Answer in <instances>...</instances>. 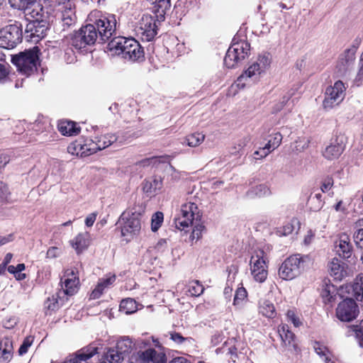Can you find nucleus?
Masks as SVG:
<instances>
[{
  "label": "nucleus",
  "instance_id": "ea45409f",
  "mask_svg": "<svg viewBox=\"0 0 363 363\" xmlns=\"http://www.w3.org/2000/svg\"><path fill=\"white\" fill-rule=\"evenodd\" d=\"M355 227L359 228L354 233V241L358 247L363 248V218L355 223Z\"/></svg>",
  "mask_w": 363,
  "mask_h": 363
},
{
  "label": "nucleus",
  "instance_id": "7ed1b4c3",
  "mask_svg": "<svg viewBox=\"0 0 363 363\" xmlns=\"http://www.w3.org/2000/svg\"><path fill=\"white\" fill-rule=\"evenodd\" d=\"M250 45L245 40H238L236 37L228 48L224 57V65L228 68H233L241 60H244L250 52Z\"/></svg>",
  "mask_w": 363,
  "mask_h": 363
},
{
  "label": "nucleus",
  "instance_id": "bf43d9fd",
  "mask_svg": "<svg viewBox=\"0 0 363 363\" xmlns=\"http://www.w3.org/2000/svg\"><path fill=\"white\" fill-rule=\"evenodd\" d=\"M286 316L289 321H291L295 327H298L301 325L299 318L296 315L294 311H288Z\"/></svg>",
  "mask_w": 363,
  "mask_h": 363
},
{
  "label": "nucleus",
  "instance_id": "72a5a7b5",
  "mask_svg": "<svg viewBox=\"0 0 363 363\" xmlns=\"http://www.w3.org/2000/svg\"><path fill=\"white\" fill-rule=\"evenodd\" d=\"M205 139V135L201 133H195L191 135H187L184 142L189 147H197L200 144H201Z\"/></svg>",
  "mask_w": 363,
  "mask_h": 363
},
{
  "label": "nucleus",
  "instance_id": "de8ad7c7",
  "mask_svg": "<svg viewBox=\"0 0 363 363\" xmlns=\"http://www.w3.org/2000/svg\"><path fill=\"white\" fill-rule=\"evenodd\" d=\"M247 291L244 287L238 288L235 294L233 304L234 306H240L242 301L247 298Z\"/></svg>",
  "mask_w": 363,
  "mask_h": 363
},
{
  "label": "nucleus",
  "instance_id": "3c124183",
  "mask_svg": "<svg viewBox=\"0 0 363 363\" xmlns=\"http://www.w3.org/2000/svg\"><path fill=\"white\" fill-rule=\"evenodd\" d=\"M205 230V226L203 224H198L194 226L191 235L192 240H199L201 238L202 233Z\"/></svg>",
  "mask_w": 363,
  "mask_h": 363
},
{
  "label": "nucleus",
  "instance_id": "ddd939ff",
  "mask_svg": "<svg viewBox=\"0 0 363 363\" xmlns=\"http://www.w3.org/2000/svg\"><path fill=\"white\" fill-rule=\"evenodd\" d=\"M357 50V48L356 46L352 45L340 55L336 65V69L340 76L346 75L352 68L356 58Z\"/></svg>",
  "mask_w": 363,
  "mask_h": 363
},
{
  "label": "nucleus",
  "instance_id": "a18cd8bd",
  "mask_svg": "<svg viewBox=\"0 0 363 363\" xmlns=\"http://www.w3.org/2000/svg\"><path fill=\"white\" fill-rule=\"evenodd\" d=\"M204 288L199 281H193L190 283L189 293L192 296H199L203 294Z\"/></svg>",
  "mask_w": 363,
  "mask_h": 363
},
{
  "label": "nucleus",
  "instance_id": "37998d69",
  "mask_svg": "<svg viewBox=\"0 0 363 363\" xmlns=\"http://www.w3.org/2000/svg\"><path fill=\"white\" fill-rule=\"evenodd\" d=\"M11 7L18 10L28 9L30 5L35 3L36 0H9Z\"/></svg>",
  "mask_w": 363,
  "mask_h": 363
},
{
  "label": "nucleus",
  "instance_id": "c03bdc74",
  "mask_svg": "<svg viewBox=\"0 0 363 363\" xmlns=\"http://www.w3.org/2000/svg\"><path fill=\"white\" fill-rule=\"evenodd\" d=\"M174 220L176 228L181 230L185 229L186 228H189L193 223L191 221H190V220L184 218L179 213L177 215Z\"/></svg>",
  "mask_w": 363,
  "mask_h": 363
},
{
  "label": "nucleus",
  "instance_id": "13d9d810",
  "mask_svg": "<svg viewBox=\"0 0 363 363\" xmlns=\"http://www.w3.org/2000/svg\"><path fill=\"white\" fill-rule=\"evenodd\" d=\"M104 289H105V288L102 286V284H100L99 281L96 286L92 291V292L90 295L91 298H92V299L99 298L101 296V295L102 294Z\"/></svg>",
  "mask_w": 363,
  "mask_h": 363
},
{
  "label": "nucleus",
  "instance_id": "39448f33",
  "mask_svg": "<svg viewBox=\"0 0 363 363\" xmlns=\"http://www.w3.org/2000/svg\"><path fill=\"white\" fill-rule=\"evenodd\" d=\"M37 52V48L21 52L18 55H13L11 62L17 67L19 72L28 76L37 69V61L38 60Z\"/></svg>",
  "mask_w": 363,
  "mask_h": 363
},
{
  "label": "nucleus",
  "instance_id": "774afa93",
  "mask_svg": "<svg viewBox=\"0 0 363 363\" xmlns=\"http://www.w3.org/2000/svg\"><path fill=\"white\" fill-rule=\"evenodd\" d=\"M314 350H315V352L320 357L325 356L326 353H329V352L326 347L320 345L318 343H315V345L314 346Z\"/></svg>",
  "mask_w": 363,
  "mask_h": 363
},
{
  "label": "nucleus",
  "instance_id": "052dcab7",
  "mask_svg": "<svg viewBox=\"0 0 363 363\" xmlns=\"http://www.w3.org/2000/svg\"><path fill=\"white\" fill-rule=\"evenodd\" d=\"M333 185V178H331V177L325 178L323 180V184L320 187L321 191L323 193L328 191L332 188Z\"/></svg>",
  "mask_w": 363,
  "mask_h": 363
},
{
  "label": "nucleus",
  "instance_id": "e2e57ef3",
  "mask_svg": "<svg viewBox=\"0 0 363 363\" xmlns=\"http://www.w3.org/2000/svg\"><path fill=\"white\" fill-rule=\"evenodd\" d=\"M169 335L170 336V339L177 344H182L186 340V338L184 337L180 333L176 332H169Z\"/></svg>",
  "mask_w": 363,
  "mask_h": 363
},
{
  "label": "nucleus",
  "instance_id": "bb28decb",
  "mask_svg": "<svg viewBox=\"0 0 363 363\" xmlns=\"http://www.w3.org/2000/svg\"><path fill=\"white\" fill-rule=\"evenodd\" d=\"M28 9H31L29 11V14L33 18V21H48V11L40 4H35L34 3L33 5H30Z\"/></svg>",
  "mask_w": 363,
  "mask_h": 363
},
{
  "label": "nucleus",
  "instance_id": "473e14b6",
  "mask_svg": "<svg viewBox=\"0 0 363 363\" xmlns=\"http://www.w3.org/2000/svg\"><path fill=\"white\" fill-rule=\"evenodd\" d=\"M138 304L136 301L130 298L121 301L120 304V311L126 314H131L137 311Z\"/></svg>",
  "mask_w": 363,
  "mask_h": 363
},
{
  "label": "nucleus",
  "instance_id": "680f3d73",
  "mask_svg": "<svg viewBox=\"0 0 363 363\" xmlns=\"http://www.w3.org/2000/svg\"><path fill=\"white\" fill-rule=\"evenodd\" d=\"M298 223L296 220H292L291 222L286 223L283 227V235H287L291 234L294 230V224Z\"/></svg>",
  "mask_w": 363,
  "mask_h": 363
},
{
  "label": "nucleus",
  "instance_id": "4c0bfd02",
  "mask_svg": "<svg viewBox=\"0 0 363 363\" xmlns=\"http://www.w3.org/2000/svg\"><path fill=\"white\" fill-rule=\"evenodd\" d=\"M250 196L262 197L270 194V190L266 184H259L252 187L248 192Z\"/></svg>",
  "mask_w": 363,
  "mask_h": 363
},
{
  "label": "nucleus",
  "instance_id": "1a4fd4ad",
  "mask_svg": "<svg viewBox=\"0 0 363 363\" xmlns=\"http://www.w3.org/2000/svg\"><path fill=\"white\" fill-rule=\"evenodd\" d=\"M345 90L344 83L342 81H337L333 86L327 88L323 101V107L325 109H330L338 106L345 96Z\"/></svg>",
  "mask_w": 363,
  "mask_h": 363
},
{
  "label": "nucleus",
  "instance_id": "79ce46f5",
  "mask_svg": "<svg viewBox=\"0 0 363 363\" xmlns=\"http://www.w3.org/2000/svg\"><path fill=\"white\" fill-rule=\"evenodd\" d=\"M257 67L264 72L269 67L271 64V58L269 54L264 53L258 56L257 60L254 62Z\"/></svg>",
  "mask_w": 363,
  "mask_h": 363
},
{
  "label": "nucleus",
  "instance_id": "dca6fc26",
  "mask_svg": "<svg viewBox=\"0 0 363 363\" xmlns=\"http://www.w3.org/2000/svg\"><path fill=\"white\" fill-rule=\"evenodd\" d=\"M48 21H32L27 24L26 32L30 33L29 37L34 41L43 39L47 35Z\"/></svg>",
  "mask_w": 363,
  "mask_h": 363
},
{
  "label": "nucleus",
  "instance_id": "b1692460",
  "mask_svg": "<svg viewBox=\"0 0 363 363\" xmlns=\"http://www.w3.org/2000/svg\"><path fill=\"white\" fill-rule=\"evenodd\" d=\"M279 333L286 347H289L290 350H292V348L295 351L297 350V345L294 342L295 335L289 330L288 325H282L281 328L279 329Z\"/></svg>",
  "mask_w": 363,
  "mask_h": 363
},
{
  "label": "nucleus",
  "instance_id": "412c9836",
  "mask_svg": "<svg viewBox=\"0 0 363 363\" xmlns=\"http://www.w3.org/2000/svg\"><path fill=\"white\" fill-rule=\"evenodd\" d=\"M61 20L64 26L69 28L76 23L77 17L73 4L68 1L61 11Z\"/></svg>",
  "mask_w": 363,
  "mask_h": 363
},
{
  "label": "nucleus",
  "instance_id": "f8f14e48",
  "mask_svg": "<svg viewBox=\"0 0 363 363\" xmlns=\"http://www.w3.org/2000/svg\"><path fill=\"white\" fill-rule=\"evenodd\" d=\"M103 41L108 40L115 33L116 28V20L115 16H101L94 21V24Z\"/></svg>",
  "mask_w": 363,
  "mask_h": 363
},
{
  "label": "nucleus",
  "instance_id": "f704fd0d",
  "mask_svg": "<svg viewBox=\"0 0 363 363\" xmlns=\"http://www.w3.org/2000/svg\"><path fill=\"white\" fill-rule=\"evenodd\" d=\"M124 357L116 348L108 349L105 354V358L109 363H119Z\"/></svg>",
  "mask_w": 363,
  "mask_h": 363
},
{
  "label": "nucleus",
  "instance_id": "4d7b16f0",
  "mask_svg": "<svg viewBox=\"0 0 363 363\" xmlns=\"http://www.w3.org/2000/svg\"><path fill=\"white\" fill-rule=\"evenodd\" d=\"M116 281L115 274H108L106 278L99 279V283L102 284V286L106 289V287L112 285Z\"/></svg>",
  "mask_w": 363,
  "mask_h": 363
},
{
  "label": "nucleus",
  "instance_id": "603ef678",
  "mask_svg": "<svg viewBox=\"0 0 363 363\" xmlns=\"http://www.w3.org/2000/svg\"><path fill=\"white\" fill-rule=\"evenodd\" d=\"M10 196V191L6 184L0 182V201H7Z\"/></svg>",
  "mask_w": 363,
  "mask_h": 363
},
{
  "label": "nucleus",
  "instance_id": "2eb2a0df",
  "mask_svg": "<svg viewBox=\"0 0 363 363\" xmlns=\"http://www.w3.org/2000/svg\"><path fill=\"white\" fill-rule=\"evenodd\" d=\"M344 139V136L340 135L333 140L323 151L324 158L330 161L338 159L345 147Z\"/></svg>",
  "mask_w": 363,
  "mask_h": 363
},
{
  "label": "nucleus",
  "instance_id": "c756f323",
  "mask_svg": "<svg viewBox=\"0 0 363 363\" xmlns=\"http://www.w3.org/2000/svg\"><path fill=\"white\" fill-rule=\"evenodd\" d=\"M117 139L116 135L111 134L101 135L97 138L96 141H94L92 146L96 148V152H97L110 146L112 143L116 142Z\"/></svg>",
  "mask_w": 363,
  "mask_h": 363
},
{
  "label": "nucleus",
  "instance_id": "cd10ccee",
  "mask_svg": "<svg viewBox=\"0 0 363 363\" xmlns=\"http://www.w3.org/2000/svg\"><path fill=\"white\" fill-rule=\"evenodd\" d=\"M12 342L9 338L4 339L0 342V362L4 363L9 361L13 356Z\"/></svg>",
  "mask_w": 363,
  "mask_h": 363
},
{
  "label": "nucleus",
  "instance_id": "c9c22d12",
  "mask_svg": "<svg viewBox=\"0 0 363 363\" xmlns=\"http://www.w3.org/2000/svg\"><path fill=\"white\" fill-rule=\"evenodd\" d=\"M92 145H94V141L91 140H87L83 144L79 143V156L86 157L96 152V148Z\"/></svg>",
  "mask_w": 363,
  "mask_h": 363
},
{
  "label": "nucleus",
  "instance_id": "2f4dec72",
  "mask_svg": "<svg viewBox=\"0 0 363 363\" xmlns=\"http://www.w3.org/2000/svg\"><path fill=\"white\" fill-rule=\"evenodd\" d=\"M196 211L197 206L196 204L192 202H189L182 206L179 213L193 223Z\"/></svg>",
  "mask_w": 363,
  "mask_h": 363
},
{
  "label": "nucleus",
  "instance_id": "f257e3e1",
  "mask_svg": "<svg viewBox=\"0 0 363 363\" xmlns=\"http://www.w3.org/2000/svg\"><path fill=\"white\" fill-rule=\"evenodd\" d=\"M107 49L112 55L121 56L130 61L135 62L144 58V51L142 47L133 38L116 37L108 43Z\"/></svg>",
  "mask_w": 363,
  "mask_h": 363
},
{
  "label": "nucleus",
  "instance_id": "9b49d317",
  "mask_svg": "<svg viewBox=\"0 0 363 363\" xmlns=\"http://www.w3.org/2000/svg\"><path fill=\"white\" fill-rule=\"evenodd\" d=\"M157 33L156 21L150 15H143L137 27V34L143 41L152 40Z\"/></svg>",
  "mask_w": 363,
  "mask_h": 363
},
{
  "label": "nucleus",
  "instance_id": "a878e982",
  "mask_svg": "<svg viewBox=\"0 0 363 363\" xmlns=\"http://www.w3.org/2000/svg\"><path fill=\"white\" fill-rule=\"evenodd\" d=\"M89 234L87 232L81 233L70 241L71 245L77 253H80L87 248L89 245Z\"/></svg>",
  "mask_w": 363,
  "mask_h": 363
},
{
  "label": "nucleus",
  "instance_id": "393cba45",
  "mask_svg": "<svg viewBox=\"0 0 363 363\" xmlns=\"http://www.w3.org/2000/svg\"><path fill=\"white\" fill-rule=\"evenodd\" d=\"M57 128L59 131L67 136L77 135L80 132V128L76 123L69 121H61L58 123Z\"/></svg>",
  "mask_w": 363,
  "mask_h": 363
},
{
  "label": "nucleus",
  "instance_id": "20e7f679",
  "mask_svg": "<svg viewBox=\"0 0 363 363\" xmlns=\"http://www.w3.org/2000/svg\"><path fill=\"white\" fill-rule=\"evenodd\" d=\"M250 274L255 281L263 283L268 276L267 257L263 250L253 252L250 260Z\"/></svg>",
  "mask_w": 363,
  "mask_h": 363
},
{
  "label": "nucleus",
  "instance_id": "423d86ee",
  "mask_svg": "<svg viewBox=\"0 0 363 363\" xmlns=\"http://www.w3.org/2000/svg\"><path fill=\"white\" fill-rule=\"evenodd\" d=\"M23 38L21 25L16 23L9 25L0 30V48L13 49Z\"/></svg>",
  "mask_w": 363,
  "mask_h": 363
},
{
  "label": "nucleus",
  "instance_id": "58836bf2",
  "mask_svg": "<svg viewBox=\"0 0 363 363\" xmlns=\"http://www.w3.org/2000/svg\"><path fill=\"white\" fill-rule=\"evenodd\" d=\"M132 344V340L130 338L123 337L118 341L116 348L125 357L130 352Z\"/></svg>",
  "mask_w": 363,
  "mask_h": 363
},
{
  "label": "nucleus",
  "instance_id": "f3484780",
  "mask_svg": "<svg viewBox=\"0 0 363 363\" xmlns=\"http://www.w3.org/2000/svg\"><path fill=\"white\" fill-rule=\"evenodd\" d=\"M64 281L62 288V293L72 296L77 293L79 283V278L75 275L74 271L72 269H67L65 272Z\"/></svg>",
  "mask_w": 363,
  "mask_h": 363
},
{
  "label": "nucleus",
  "instance_id": "9d476101",
  "mask_svg": "<svg viewBox=\"0 0 363 363\" xmlns=\"http://www.w3.org/2000/svg\"><path fill=\"white\" fill-rule=\"evenodd\" d=\"M359 313V307L352 298H346L341 301L336 308V316L342 322H351Z\"/></svg>",
  "mask_w": 363,
  "mask_h": 363
},
{
  "label": "nucleus",
  "instance_id": "a211bd4d",
  "mask_svg": "<svg viewBox=\"0 0 363 363\" xmlns=\"http://www.w3.org/2000/svg\"><path fill=\"white\" fill-rule=\"evenodd\" d=\"M98 348L90 345L78 350L75 355L64 363H87V360L97 353Z\"/></svg>",
  "mask_w": 363,
  "mask_h": 363
},
{
  "label": "nucleus",
  "instance_id": "0eeeda50",
  "mask_svg": "<svg viewBox=\"0 0 363 363\" xmlns=\"http://www.w3.org/2000/svg\"><path fill=\"white\" fill-rule=\"evenodd\" d=\"M98 36L96 26L89 23L82 26L73 35L71 44L76 49L80 50L86 45H94Z\"/></svg>",
  "mask_w": 363,
  "mask_h": 363
},
{
  "label": "nucleus",
  "instance_id": "338daca9",
  "mask_svg": "<svg viewBox=\"0 0 363 363\" xmlns=\"http://www.w3.org/2000/svg\"><path fill=\"white\" fill-rule=\"evenodd\" d=\"M79 143H75L70 144L67 147V151L69 153L72 155H76L79 156Z\"/></svg>",
  "mask_w": 363,
  "mask_h": 363
},
{
  "label": "nucleus",
  "instance_id": "09e8293b",
  "mask_svg": "<svg viewBox=\"0 0 363 363\" xmlns=\"http://www.w3.org/2000/svg\"><path fill=\"white\" fill-rule=\"evenodd\" d=\"M44 306L48 311L52 312L57 310L60 307V303L57 298L55 297L54 296H52L50 298H48L45 301Z\"/></svg>",
  "mask_w": 363,
  "mask_h": 363
},
{
  "label": "nucleus",
  "instance_id": "6e6d98bb",
  "mask_svg": "<svg viewBox=\"0 0 363 363\" xmlns=\"http://www.w3.org/2000/svg\"><path fill=\"white\" fill-rule=\"evenodd\" d=\"M353 296L357 301H362L363 298V287L358 284L352 286Z\"/></svg>",
  "mask_w": 363,
  "mask_h": 363
},
{
  "label": "nucleus",
  "instance_id": "e433bc0d",
  "mask_svg": "<svg viewBox=\"0 0 363 363\" xmlns=\"http://www.w3.org/2000/svg\"><path fill=\"white\" fill-rule=\"evenodd\" d=\"M259 313L265 317L274 318L276 314L274 306L269 301H264L259 306Z\"/></svg>",
  "mask_w": 363,
  "mask_h": 363
},
{
  "label": "nucleus",
  "instance_id": "a19ab883",
  "mask_svg": "<svg viewBox=\"0 0 363 363\" xmlns=\"http://www.w3.org/2000/svg\"><path fill=\"white\" fill-rule=\"evenodd\" d=\"M347 329L346 335L350 337L354 335L359 342V345L360 347H363V330H360L357 325H348L347 326Z\"/></svg>",
  "mask_w": 363,
  "mask_h": 363
},
{
  "label": "nucleus",
  "instance_id": "f03ea898",
  "mask_svg": "<svg viewBox=\"0 0 363 363\" xmlns=\"http://www.w3.org/2000/svg\"><path fill=\"white\" fill-rule=\"evenodd\" d=\"M143 211L128 210L124 211L120 218L121 235L127 241L138 235L141 230V219Z\"/></svg>",
  "mask_w": 363,
  "mask_h": 363
},
{
  "label": "nucleus",
  "instance_id": "6e6552de",
  "mask_svg": "<svg viewBox=\"0 0 363 363\" xmlns=\"http://www.w3.org/2000/svg\"><path fill=\"white\" fill-rule=\"evenodd\" d=\"M303 262V257L295 255L286 258L281 264L278 274L284 280H291L301 273V264Z\"/></svg>",
  "mask_w": 363,
  "mask_h": 363
},
{
  "label": "nucleus",
  "instance_id": "8fccbe9b",
  "mask_svg": "<svg viewBox=\"0 0 363 363\" xmlns=\"http://www.w3.org/2000/svg\"><path fill=\"white\" fill-rule=\"evenodd\" d=\"M310 140L308 138L303 137L299 138L295 142V149L297 151L301 152L308 147Z\"/></svg>",
  "mask_w": 363,
  "mask_h": 363
},
{
  "label": "nucleus",
  "instance_id": "c85d7f7f",
  "mask_svg": "<svg viewBox=\"0 0 363 363\" xmlns=\"http://www.w3.org/2000/svg\"><path fill=\"white\" fill-rule=\"evenodd\" d=\"M328 270L331 276L336 279H342L345 276L344 267L338 258H333L328 264Z\"/></svg>",
  "mask_w": 363,
  "mask_h": 363
},
{
  "label": "nucleus",
  "instance_id": "69168bd1",
  "mask_svg": "<svg viewBox=\"0 0 363 363\" xmlns=\"http://www.w3.org/2000/svg\"><path fill=\"white\" fill-rule=\"evenodd\" d=\"M25 269L24 264H18L17 266L10 265L8 267V272L11 274H16L17 272H21Z\"/></svg>",
  "mask_w": 363,
  "mask_h": 363
},
{
  "label": "nucleus",
  "instance_id": "5fc2aeb1",
  "mask_svg": "<svg viewBox=\"0 0 363 363\" xmlns=\"http://www.w3.org/2000/svg\"><path fill=\"white\" fill-rule=\"evenodd\" d=\"M33 342V337H27L23 344L21 345L18 353L20 355H23L26 354L28 352V347L32 345Z\"/></svg>",
  "mask_w": 363,
  "mask_h": 363
},
{
  "label": "nucleus",
  "instance_id": "0e129e2a",
  "mask_svg": "<svg viewBox=\"0 0 363 363\" xmlns=\"http://www.w3.org/2000/svg\"><path fill=\"white\" fill-rule=\"evenodd\" d=\"M354 84L359 86L363 82V64L359 62V68L358 72L354 79Z\"/></svg>",
  "mask_w": 363,
  "mask_h": 363
},
{
  "label": "nucleus",
  "instance_id": "5701e85b",
  "mask_svg": "<svg viewBox=\"0 0 363 363\" xmlns=\"http://www.w3.org/2000/svg\"><path fill=\"white\" fill-rule=\"evenodd\" d=\"M152 11L155 14L157 21L160 22L164 20V16L171 7L170 0H162L152 3Z\"/></svg>",
  "mask_w": 363,
  "mask_h": 363
},
{
  "label": "nucleus",
  "instance_id": "4be33fe9",
  "mask_svg": "<svg viewBox=\"0 0 363 363\" xmlns=\"http://www.w3.org/2000/svg\"><path fill=\"white\" fill-rule=\"evenodd\" d=\"M162 188V179L160 177H152L146 179L143 184V191L149 196H153Z\"/></svg>",
  "mask_w": 363,
  "mask_h": 363
},
{
  "label": "nucleus",
  "instance_id": "7c9ffc66",
  "mask_svg": "<svg viewBox=\"0 0 363 363\" xmlns=\"http://www.w3.org/2000/svg\"><path fill=\"white\" fill-rule=\"evenodd\" d=\"M282 135L280 133H276L272 138L263 147V155L262 157H267L272 150L277 149L281 144Z\"/></svg>",
  "mask_w": 363,
  "mask_h": 363
},
{
  "label": "nucleus",
  "instance_id": "864d4df0",
  "mask_svg": "<svg viewBox=\"0 0 363 363\" xmlns=\"http://www.w3.org/2000/svg\"><path fill=\"white\" fill-rule=\"evenodd\" d=\"M315 200H316L318 201V204L315 205V206H311V208L313 209V211H317L319 209H320L323 205V201L322 200V194L321 193L315 194L314 196L311 197L309 199L310 202H313Z\"/></svg>",
  "mask_w": 363,
  "mask_h": 363
},
{
  "label": "nucleus",
  "instance_id": "aec40b11",
  "mask_svg": "<svg viewBox=\"0 0 363 363\" xmlns=\"http://www.w3.org/2000/svg\"><path fill=\"white\" fill-rule=\"evenodd\" d=\"M140 359L143 363H167V358L164 353H157L153 349H147L142 352Z\"/></svg>",
  "mask_w": 363,
  "mask_h": 363
},
{
  "label": "nucleus",
  "instance_id": "4468645a",
  "mask_svg": "<svg viewBox=\"0 0 363 363\" xmlns=\"http://www.w3.org/2000/svg\"><path fill=\"white\" fill-rule=\"evenodd\" d=\"M336 253L345 259H354L353 247L350 242L349 236L346 234H341L335 242Z\"/></svg>",
  "mask_w": 363,
  "mask_h": 363
},
{
  "label": "nucleus",
  "instance_id": "49530a36",
  "mask_svg": "<svg viewBox=\"0 0 363 363\" xmlns=\"http://www.w3.org/2000/svg\"><path fill=\"white\" fill-rule=\"evenodd\" d=\"M163 213L162 212L155 213L151 219V229L153 232H156L161 226L163 222Z\"/></svg>",
  "mask_w": 363,
  "mask_h": 363
},
{
  "label": "nucleus",
  "instance_id": "6ab92c4d",
  "mask_svg": "<svg viewBox=\"0 0 363 363\" xmlns=\"http://www.w3.org/2000/svg\"><path fill=\"white\" fill-rule=\"evenodd\" d=\"M262 71L253 62L237 79L236 84L240 88H244L250 79H257Z\"/></svg>",
  "mask_w": 363,
  "mask_h": 363
}]
</instances>
